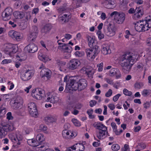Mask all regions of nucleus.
Returning <instances> with one entry per match:
<instances>
[{"instance_id":"obj_30","label":"nucleus","mask_w":151,"mask_h":151,"mask_svg":"<svg viewBox=\"0 0 151 151\" xmlns=\"http://www.w3.org/2000/svg\"><path fill=\"white\" fill-rule=\"evenodd\" d=\"M7 133L1 125H0V138H2L5 137Z\"/></svg>"},{"instance_id":"obj_4","label":"nucleus","mask_w":151,"mask_h":151,"mask_svg":"<svg viewBox=\"0 0 151 151\" xmlns=\"http://www.w3.org/2000/svg\"><path fill=\"white\" fill-rule=\"evenodd\" d=\"M110 16L111 17L114 16L116 22L118 24H122L125 18V14L122 12L114 11L111 14Z\"/></svg>"},{"instance_id":"obj_2","label":"nucleus","mask_w":151,"mask_h":151,"mask_svg":"<svg viewBox=\"0 0 151 151\" xmlns=\"http://www.w3.org/2000/svg\"><path fill=\"white\" fill-rule=\"evenodd\" d=\"M70 81V84H72V90L81 91L85 89L87 86V81L84 78L79 79L75 77L71 78Z\"/></svg>"},{"instance_id":"obj_31","label":"nucleus","mask_w":151,"mask_h":151,"mask_svg":"<svg viewBox=\"0 0 151 151\" xmlns=\"http://www.w3.org/2000/svg\"><path fill=\"white\" fill-rule=\"evenodd\" d=\"M145 24L146 25L147 28H150L151 27V19H147L144 20Z\"/></svg>"},{"instance_id":"obj_49","label":"nucleus","mask_w":151,"mask_h":151,"mask_svg":"<svg viewBox=\"0 0 151 151\" xmlns=\"http://www.w3.org/2000/svg\"><path fill=\"white\" fill-rule=\"evenodd\" d=\"M41 144V143L38 141L34 140L33 144L32 145V146L36 147Z\"/></svg>"},{"instance_id":"obj_51","label":"nucleus","mask_w":151,"mask_h":151,"mask_svg":"<svg viewBox=\"0 0 151 151\" xmlns=\"http://www.w3.org/2000/svg\"><path fill=\"white\" fill-rule=\"evenodd\" d=\"M121 96L120 94H118L116 95L113 98V100L114 102H116L118 99L119 97Z\"/></svg>"},{"instance_id":"obj_26","label":"nucleus","mask_w":151,"mask_h":151,"mask_svg":"<svg viewBox=\"0 0 151 151\" xmlns=\"http://www.w3.org/2000/svg\"><path fill=\"white\" fill-rule=\"evenodd\" d=\"M93 126L96 129H98L99 131L103 129L107 130V127L101 122H98L96 123H95L93 124Z\"/></svg>"},{"instance_id":"obj_42","label":"nucleus","mask_w":151,"mask_h":151,"mask_svg":"<svg viewBox=\"0 0 151 151\" xmlns=\"http://www.w3.org/2000/svg\"><path fill=\"white\" fill-rule=\"evenodd\" d=\"M143 85L142 83H136L134 84V87L136 88L140 89L142 88Z\"/></svg>"},{"instance_id":"obj_22","label":"nucleus","mask_w":151,"mask_h":151,"mask_svg":"<svg viewBox=\"0 0 151 151\" xmlns=\"http://www.w3.org/2000/svg\"><path fill=\"white\" fill-rule=\"evenodd\" d=\"M50 72V70L47 68H43L40 72V75L42 78L46 77L47 79L49 78V73Z\"/></svg>"},{"instance_id":"obj_61","label":"nucleus","mask_w":151,"mask_h":151,"mask_svg":"<svg viewBox=\"0 0 151 151\" xmlns=\"http://www.w3.org/2000/svg\"><path fill=\"white\" fill-rule=\"evenodd\" d=\"M98 37L99 40H101L104 37V35L100 32H98Z\"/></svg>"},{"instance_id":"obj_8","label":"nucleus","mask_w":151,"mask_h":151,"mask_svg":"<svg viewBox=\"0 0 151 151\" xmlns=\"http://www.w3.org/2000/svg\"><path fill=\"white\" fill-rule=\"evenodd\" d=\"M134 24L135 25V29L137 32H145L148 29V28H146L144 20H140L135 23Z\"/></svg>"},{"instance_id":"obj_41","label":"nucleus","mask_w":151,"mask_h":151,"mask_svg":"<svg viewBox=\"0 0 151 151\" xmlns=\"http://www.w3.org/2000/svg\"><path fill=\"white\" fill-rule=\"evenodd\" d=\"M124 94L126 96H130L132 95V93L130 91H129L126 88H124L123 91Z\"/></svg>"},{"instance_id":"obj_46","label":"nucleus","mask_w":151,"mask_h":151,"mask_svg":"<svg viewBox=\"0 0 151 151\" xmlns=\"http://www.w3.org/2000/svg\"><path fill=\"white\" fill-rule=\"evenodd\" d=\"M39 128L40 130L43 131H45L47 129V127L44 124L40 125V126Z\"/></svg>"},{"instance_id":"obj_62","label":"nucleus","mask_w":151,"mask_h":151,"mask_svg":"<svg viewBox=\"0 0 151 151\" xmlns=\"http://www.w3.org/2000/svg\"><path fill=\"white\" fill-rule=\"evenodd\" d=\"M144 66V65L143 64L140 63L137 65V67L140 70H142Z\"/></svg>"},{"instance_id":"obj_43","label":"nucleus","mask_w":151,"mask_h":151,"mask_svg":"<svg viewBox=\"0 0 151 151\" xmlns=\"http://www.w3.org/2000/svg\"><path fill=\"white\" fill-rule=\"evenodd\" d=\"M146 145L145 144L143 143H140L138 144L137 147L138 148L141 150H143L146 147Z\"/></svg>"},{"instance_id":"obj_12","label":"nucleus","mask_w":151,"mask_h":151,"mask_svg":"<svg viewBox=\"0 0 151 151\" xmlns=\"http://www.w3.org/2000/svg\"><path fill=\"white\" fill-rule=\"evenodd\" d=\"M9 35L12 38L17 41H20L22 38V35L19 32L14 31H10L8 33Z\"/></svg>"},{"instance_id":"obj_32","label":"nucleus","mask_w":151,"mask_h":151,"mask_svg":"<svg viewBox=\"0 0 151 151\" xmlns=\"http://www.w3.org/2000/svg\"><path fill=\"white\" fill-rule=\"evenodd\" d=\"M36 140L41 143L44 140L43 135L41 134H38L36 137Z\"/></svg>"},{"instance_id":"obj_40","label":"nucleus","mask_w":151,"mask_h":151,"mask_svg":"<svg viewBox=\"0 0 151 151\" xmlns=\"http://www.w3.org/2000/svg\"><path fill=\"white\" fill-rule=\"evenodd\" d=\"M71 121L76 126H79L81 125L80 123L76 119H73Z\"/></svg>"},{"instance_id":"obj_54","label":"nucleus","mask_w":151,"mask_h":151,"mask_svg":"<svg viewBox=\"0 0 151 151\" xmlns=\"http://www.w3.org/2000/svg\"><path fill=\"white\" fill-rule=\"evenodd\" d=\"M12 62V60L11 59H4L3 60L1 63L2 64H6L7 63H11Z\"/></svg>"},{"instance_id":"obj_57","label":"nucleus","mask_w":151,"mask_h":151,"mask_svg":"<svg viewBox=\"0 0 151 151\" xmlns=\"http://www.w3.org/2000/svg\"><path fill=\"white\" fill-rule=\"evenodd\" d=\"M46 120H47L48 122H53V119L51 117L48 116L45 118Z\"/></svg>"},{"instance_id":"obj_10","label":"nucleus","mask_w":151,"mask_h":151,"mask_svg":"<svg viewBox=\"0 0 151 151\" xmlns=\"http://www.w3.org/2000/svg\"><path fill=\"white\" fill-rule=\"evenodd\" d=\"M28 108L29 112L32 116H37L38 112L35 103L31 102L29 103L28 104Z\"/></svg>"},{"instance_id":"obj_23","label":"nucleus","mask_w":151,"mask_h":151,"mask_svg":"<svg viewBox=\"0 0 151 151\" xmlns=\"http://www.w3.org/2000/svg\"><path fill=\"white\" fill-rule=\"evenodd\" d=\"M101 52L104 55L110 53H111V51L110 49L109 45L106 44L103 45Z\"/></svg>"},{"instance_id":"obj_58","label":"nucleus","mask_w":151,"mask_h":151,"mask_svg":"<svg viewBox=\"0 0 151 151\" xmlns=\"http://www.w3.org/2000/svg\"><path fill=\"white\" fill-rule=\"evenodd\" d=\"M103 63H101L99 64V65H98V66L99 68L98 69V70L99 71H102L103 68L102 67H103Z\"/></svg>"},{"instance_id":"obj_20","label":"nucleus","mask_w":151,"mask_h":151,"mask_svg":"<svg viewBox=\"0 0 151 151\" xmlns=\"http://www.w3.org/2000/svg\"><path fill=\"white\" fill-rule=\"evenodd\" d=\"M52 28V26L50 24H46L41 29V32L44 35L47 34L50 32Z\"/></svg>"},{"instance_id":"obj_35","label":"nucleus","mask_w":151,"mask_h":151,"mask_svg":"<svg viewBox=\"0 0 151 151\" xmlns=\"http://www.w3.org/2000/svg\"><path fill=\"white\" fill-rule=\"evenodd\" d=\"M77 151H83L85 149L84 146L82 144L80 143L77 144Z\"/></svg>"},{"instance_id":"obj_60","label":"nucleus","mask_w":151,"mask_h":151,"mask_svg":"<svg viewBox=\"0 0 151 151\" xmlns=\"http://www.w3.org/2000/svg\"><path fill=\"white\" fill-rule=\"evenodd\" d=\"M6 113V109L4 108L0 109V115H4Z\"/></svg>"},{"instance_id":"obj_55","label":"nucleus","mask_w":151,"mask_h":151,"mask_svg":"<svg viewBox=\"0 0 151 151\" xmlns=\"http://www.w3.org/2000/svg\"><path fill=\"white\" fill-rule=\"evenodd\" d=\"M89 103L90 106L91 107H92L96 104L97 102L95 100H92L90 101Z\"/></svg>"},{"instance_id":"obj_25","label":"nucleus","mask_w":151,"mask_h":151,"mask_svg":"<svg viewBox=\"0 0 151 151\" xmlns=\"http://www.w3.org/2000/svg\"><path fill=\"white\" fill-rule=\"evenodd\" d=\"M63 137L66 139H71L72 137V134L73 133L71 131H68L66 130H63L62 132Z\"/></svg>"},{"instance_id":"obj_48","label":"nucleus","mask_w":151,"mask_h":151,"mask_svg":"<svg viewBox=\"0 0 151 151\" xmlns=\"http://www.w3.org/2000/svg\"><path fill=\"white\" fill-rule=\"evenodd\" d=\"M67 109L68 110L72 111L73 109H75V106H74L72 104H70L68 105Z\"/></svg>"},{"instance_id":"obj_38","label":"nucleus","mask_w":151,"mask_h":151,"mask_svg":"<svg viewBox=\"0 0 151 151\" xmlns=\"http://www.w3.org/2000/svg\"><path fill=\"white\" fill-rule=\"evenodd\" d=\"M39 59L44 62H46L48 60V58L45 57L44 55H40L39 56Z\"/></svg>"},{"instance_id":"obj_16","label":"nucleus","mask_w":151,"mask_h":151,"mask_svg":"<svg viewBox=\"0 0 151 151\" xmlns=\"http://www.w3.org/2000/svg\"><path fill=\"white\" fill-rule=\"evenodd\" d=\"M70 17V15L64 14L63 15H60L58 17V20L61 24H64L68 22Z\"/></svg>"},{"instance_id":"obj_44","label":"nucleus","mask_w":151,"mask_h":151,"mask_svg":"<svg viewBox=\"0 0 151 151\" xmlns=\"http://www.w3.org/2000/svg\"><path fill=\"white\" fill-rule=\"evenodd\" d=\"M150 91L149 90L147 89H144L142 92V95L144 96H147L149 94Z\"/></svg>"},{"instance_id":"obj_34","label":"nucleus","mask_w":151,"mask_h":151,"mask_svg":"<svg viewBox=\"0 0 151 151\" xmlns=\"http://www.w3.org/2000/svg\"><path fill=\"white\" fill-rule=\"evenodd\" d=\"M14 102L18 103L19 104H22L23 103V99L20 96H17L15 98Z\"/></svg>"},{"instance_id":"obj_11","label":"nucleus","mask_w":151,"mask_h":151,"mask_svg":"<svg viewBox=\"0 0 151 151\" xmlns=\"http://www.w3.org/2000/svg\"><path fill=\"white\" fill-rule=\"evenodd\" d=\"M80 64V62L78 60L73 59L70 61L68 68L70 70H74L77 69Z\"/></svg>"},{"instance_id":"obj_21","label":"nucleus","mask_w":151,"mask_h":151,"mask_svg":"<svg viewBox=\"0 0 151 151\" xmlns=\"http://www.w3.org/2000/svg\"><path fill=\"white\" fill-rule=\"evenodd\" d=\"M107 130L106 129L101 130L96 132V136L100 139H103L106 137V132Z\"/></svg>"},{"instance_id":"obj_24","label":"nucleus","mask_w":151,"mask_h":151,"mask_svg":"<svg viewBox=\"0 0 151 151\" xmlns=\"http://www.w3.org/2000/svg\"><path fill=\"white\" fill-rule=\"evenodd\" d=\"M86 38L88 42V45L90 48L95 47L96 46H98L95 45L94 40L93 37H91L87 35Z\"/></svg>"},{"instance_id":"obj_7","label":"nucleus","mask_w":151,"mask_h":151,"mask_svg":"<svg viewBox=\"0 0 151 151\" xmlns=\"http://www.w3.org/2000/svg\"><path fill=\"white\" fill-rule=\"evenodd\" d=\"M38 33L37 27L33 26L30 29V33L28 37V40L30 42H32L35 40Z\"/></svg>"},{"instance_id":"obj_28","label":"nucleus","mask_w":151,"mask_h":151,"mask_svg":"<svg viewBox=\"0 0 151 151\" xmlns=\"http://www.w3.org/2000/svg\"><path fill=\"white\" fill-rule=\"evenodd\" d=\"M13 14L15 18L17 19H22L24 17V13L22 12L16 11L14 12Z\"/></svg>"},{"instance_id":"obj_15","label":"nucleus","mask_w":151,"mask_h":151,"mask_svg":"<svg viewBox=\"0 0 151 151\" xmlns=\"http://www.w3.org/2000/svg\"><path fill=\"white\" fill-rule=\"evenodd\" d=\"M44 91L40 88H37V91L34 94L32 93V95L34 98L38 100L41 99L42 97H44Z\"/></svg>"},{"instance_id":"obj_6","label":"nucleus","mask_w":151,"mask_h":151,"mask_svg":"<svg viewBox=\"0 0 151 151\" xmlns=\"http://www.w3.org/2000/svg\"><path fill=\"white\" fill-rule=\"evenodd\" d=\"M104 30L105 34L108 36H112L115 35L116 31L115 27L111 23L105 25Z\"/></svg>"},{"instance_id":"obj_36","label":"nucleus","mask_w":151,"mask_h":151,"mask_svg":"<svg viewBox=\"0 0 151 151\" xmlns=\"http://www.w3.org/2000/svg\"><path fill=\"white\" fill-rule=\"evenodd\" d=\"M120 146L117 144H113L111 147V148L113 150L115 151H118L120 149Z\"/></svg>"},{"instance_id":"obj_59","label":"nucleus","mask_w":151,"mask_h":151,"mask_svg":"<svg viewBox=\"0 0 151 151\" xmlns=\"http://www.w3.org/2000/svg\"><path fill=\"white\" fill-rule=\"evenodd\" d=\"M108 106L112 110H113L115 108V105L112 104H109L108 105Z\"/></svg>"},{"instance_id":"obj_63","label":"nucleus","mask_w":151,"mask_h":151,"mask_svg":"<svg viewBox=\"0 0 151 151\" xmlns=\"http://www.w3.org/2000/svg\"><path fill=\"white\" fill-rule=\"evenodd\" d=\"M68 49L66 48V49L64 51L68 53L70 52L72 49V47L68 45Z\"/></svg>"},{"instance_id":"obj_33","label":"nucleus","mask_w":151,"mask_h":151,"mask_svg":"<svg viewBox=\"0 0 151 151\" xmlns=\"http://www.w3.org/2000/svg\"><path fill=\"white\" fill-rule=\"evenodd\" d=\"M118 70L116 68H112L110 71L109 76H112L117 73V72H118Z\"/></svg>"},{"instance_id":"obj_37","label":"nucleus","mask_w":151,"mask_h":151,"mask_svg":"<svg viewBox=\"0 0 151 151\" xmlns=\"http://www.w3.org/2000/svg\"><path fill=\"white\" fill-rule=\"evenodd\" d=\"M9 138L15 144L17 143V140H16V136H14L12 134H9Z\"/></svg>"},{"instance_id":"obj_50","label":"nucleus","mask_w":151,"mask_h":151,"mask_svg":"<svg viewBox=\"0 0 151 151\" xmlns=\"http://www.w3.org/2000/svg\"><path fill=\"white\" fill-rule=\"evenodd\" d=\"M75 55L76 56L81 57L83 55V52L77 51L75 52Z\"/></svg>"},{"instance_id":"obj_3","label":"nucleus","mask_w":151,"mask_h":151,"mask_svg":"<svg viewBox=\"0 0 151 151\" xmlns=\"http://www.w3.org/2000/svg\"><path fill=\"white\" fill-rule=\"evenodd\" d=\"M85 51L87 59L91 60L94 59L100 52L98 46H96L93 48H87Z\"/></svg>"},{"instance_id":"obj_5","label":"nucleus","mask_w":151,"mask_h":151,"mask_svg":"<svg viewBox=\"0 0 151 151\" xmlns=\"http://www.w3.org/2000/svg\"><path fill=\"white\" fill-rule=\"evenodd\" d=\"M18 48L17 46L16 45L11 44H7L5 46L4 52L5 53L12 57L17 51Z\"/></svg>"},{"instance_id":"obj_9","label":"nucleus","mask_w":151,"mask_h":151,"mask_svg":"<svg viewBox=\"0 0 151 151\" xmlns=\"http://www.w3.org/2000/svg\"><path fill=\"white\" fill-rule=\"evenodd\" d=\"M13 10L10 7L6 8L3 12L1 17L2 19L5 21L9 20L12 14Z\"/></svg>"},{"instance_id":"obj_64","label":"nucleus","mask_w":151,"mask_h":151,"mask_svg":"<svg viewBox=\"0 0 151 151\" xmlns=\"http://www.w3.org/2000/svg\"><path fill=\"white\" fill-rule=\"evenodd\" d=\"M136 12L135 9L133 8H130L129 9L128 11V12L129 14H133Z\"/></svg>"},{"instance_id":"obj_56","label":"nucleus","mask_w":151,"mask_h":151,"mask_svg":"<svg viewBox=\"0 0 151 151\" xmlns=\"http://www.w3.org/2000/svg\"><path fill=\"white\" fill-rule=\"evenodd\" d=\"M6 118L9 120L12 119L13 117L12 116V113L11 112H9L6 115Z\"/></svg>"},{"instance_id":"obj_47","label":"nucleus","mask_w":151,"mask_h":151,"mask_svg":"<svg viewBox=\"0 0 151 151\" xmlns=\"http://www.w3.org/2000/svg\"><path fill=\"white\" fill-rule=\"evenodd\" d=\"M31 15L29 12H26L24 14V17L25 19L27 20H28L31 17Z\"/></svg>"},{"instance_id":"obj_39","label":"nucleus","mask_w":151,"mask_h":151,"mask_svg":"<svg viewBox=\"0 0 151 151\" xmlns=\"http://www.w3.org/2000/svg\"><path fill=\"white\" fill-rule=\"evenodd\" d=\"M68 44H63L62 45H60L58 47V48L59 49L60 48L62 49V50H63L64 51L66 49V48H68Z\"/></svg>"},{"instance_id":"obj_14","label":"nucleus","mask_w":151,"mask_h":151,"mask_svg":"<svg viewBox=\"0 0 151 151\" xmlns=\"http://www.w3.org/2000/svg\"><path fill=\"white\" fill-rule=\"evenodd\" d=\"M75 77L72 76L69 77V76H66L64 78V81L66 82V88L65 91L67 92H68V90H71L72 88V84H70V80H71V78H74Z\"/></svg>"},{"instance_id":"obj_52","label":"nucleus","mask_w":151,"mask_h":151,"mask_svg":"<svg viewBox=\"0 0 151 151\" xmlns=\"http://www.w3.org/2000/svg\"><path fill=\"white\" fill-rule=\"evenodd\" d=\"M22 104H19L18 103L14 102L13 103V106L14 109H18L19 107H20Z\"/></svg>"},{"instance_id":"obj_45","label":"nucleus","mask_w":151,"mask_h":151,"mask_svg":"<svg viewBox=\"0 0 151 151\" xmlns=\"http://www.w3.org/2000/svg\"><path fill=\"white\" fill-rule=\"evenodd\" d=\"M16 140H17V143H16V144L19 145L20 144V143L19 142L22 140V137L21 136H16Z\"/></svg>"},{"instance_id":"obj_27","label":"nucleus","mask_w":151,"mask_h":151,"mask_svg":"<svg viewBox=\"0 0 151 151\" xmlns=\"http://www.w3.org/2000/svg\"><path fill=\"white\" fill-rule=\"evenodd\" d=\"M1 126H3V127L6 133L9 131H12L14 129L13 125L12 124H3Z\"/></svg>"},{"instance_id":"obj_29","label":"nucleus","mask_w":151,"mask_h":151,"mask_svg":"<svg viewBox=\"0 0 151 151\" xmlns=\"http://www.w3.org/2000/svg\"><path fill=\"white\" fill-rule=\"evenodd\" d=\"M47 101H50L51 103H54L58 101V98L56 96H52L51 97H48L47 99Z\"/></svg>"},{"instance_id":"obj_1","label":"nucleus","mask_w":151,"mask_h":151,"mask_svg":"<svg viewBox=\"0 0 151 151\" xmlns=\"http://www.w3.org/2000/svg\"><path fill=\"white\" fill-rule=\"evenodd\" d=\"M136 59L134 55L124 54L121 59L120 62L122 70L125 71H130Z\"/></svg>"},{"instance_id":"obj_53","label":"nucleus","mask_w":151,"mask_h":151,"mask_svg":"<svg viewBox=\"0 0 151 151\" xmlns=\"http://www.w3.org/2000/svg\"><path fill=\"white\" fill-rule=\"evenodd\" d=\"M112 91L111 89H109V90L106 93L105 96L106 97H109L112 95Z\"/></svg>"},{"instance_id":"obj_17","label":"nucleus","mask_w":151,"mask_h":151,"mask_svg":"<svg viewBox=\"0 0 151 151\" xmlns=\"http://www.w3.org/2000/svg\"><path fill=\"white\" fill-rule=\"evenodd\" d=\"M103 1L105 6L107 9H113L116 6L115 2L114 0H104Z\"/></svg>"},{"instance_id":"obj_18","label":"nucleus","mask_w":151,"mask_h":151,"mask_svg":"<svg viewBox=\"0 0 151 151\" xmlns=\"http://www.w3.org/2000/svg\"><path fill=\"white\" fill-rule=\"evenodd\" d=\"M135 11L136 13L134 14V16L135 19L142 17L144 14L143 8L142 6L137 7Z\"/></svg>"},{"instance_id":"obj_13","label":"nucleus","mask_w":151,"mask_h":151,"mask_svg":"<svg viewBox=\"0 0 151 151\" xmlns=\"http://www.w3.org/2000/svg\"><path fill=\"white\" fill-rule=\"evenodd\" d=\"M33 75V73L32 71L28 70L23 73V74L21 76V78L23 81H28L31 78Z\"/></svg>"},{"instance_id":"obj_19","label":"nucleus","mask_w":151,"mask_h":151,"mask_svg":"<svg viewBox=\"0 0 151 151\" xmlns=\"http://www.w3.org/2000/svg\"><path fill=\"white\" fill-rule=\"evenodd\" d=\"M27 48L29 52L33 53L36 52L38 50L37 47L33 43H30L25 47Z\"/></svg>"}]
</instances>
